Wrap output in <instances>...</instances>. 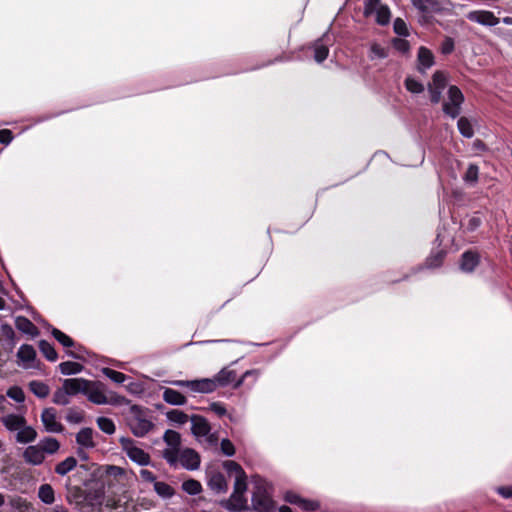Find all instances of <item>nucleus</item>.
Instances as JSON below:
<instances>
[{
    "instance_id": "1",
    "label": "nucleus",
    "mask_w": 512,
    "mask_h": 512,
    "mask_svg": "<svg viewBox=\"0 0 512 512\" xmlns=\"http://www.w3.org/2000/svg\"><path fill=\"white\" fill-rule=\"evenodd\" d=\"M85 396L96 405H125L129 403L124 396L109 391L106 385L100 381L88 380Z\"/></svg>"
},
{
    "instance_id": "2",
    "label": "nucleus",
    "mask_w": 512,
    "mask_h": 512,
    "mask_svg": "<svg viewBox=\"0 0 512 512\" xmlns=\"http://www.w3.org/2000/svg\"><path fill=\"white\" fill-rule=\"evenodd\" d=\"M128 425L136 437H144L154 427L151 412L140 406L132 405L129 410Z\"/></svg>"
},
{
    "instance_id": "3",
    "label": "nucleus",
    "mask_w": 512,
    "mask_h": 512,
    "mask_svg": "<svg viewBox=\"0 0 512 512\" xmlns=\"http://www.w3.org/2000/svg\"><path fill=\"white\" fill-rule=\"evenodd\" d=\"M191 423V432L199 442L204 443L208 447L217 444L218 437L215 433H211V426L204 417L193 415L191 417Z\"/></svg>"
},
{
    "instance_id": "4",
    "label": "nucleus",
    "mask_w": 512,
    "mask_h": 512,
    "mask_svg": "<svg viewBox=\"0 0 512 512\" xmlns=\"http://www.w3.org/2000/svg\"><path fill=\"white\" fill-rule=\"evenodd\" d=\"M163 440L167 447L162 451V457L167 461L170 466L178 465V454L182 450L181 435L174 430H167L164 433Z\"/></svg>"
},
{
    "instance_id": "5",
    "label": "nucleus",
    "mask_w": 512,
    "mask_h": 512,
    "mask_svg": "<svg viewBox=\"0 0 512 512\" xmlns=\"http://www.w3.org/2000/svg\"><path fill=\"white\" fill-rule=\"evenodd\" d=\"M247 490V483L235 481L232 495L222 503L229 512H242L248 508L247 499L244 496Z\"/></svg>"
},
{
    "instance_id": "6",
    "label": "nucleus",
    "mask_w": 512,
    "mask_h": 512,
    "mask_svg": "<svg viewBox=\"0 0 512 512\" xmlns=\"http://www.w3.org/2000/svg\"><path fill=\"white\" fill-rule=\"evenodd\" d=\"M464 95L456 85L448 89V101L442 105L443 112L452 119L457 118L461 113V106L464 103Z\"/></svg>"
},
{
    "instance_id": "7",
    "label": "nucleus",
    "mask_w": 512,
    "mask_h": 512,
    "mask_svg": "<svg viewBox=\"0 0 512 512\" xmlns=\"http://www.w3.org/2000/svg\"><path fill=\"white\" fill-rule=\"evenodd\" d=\"M376 14L375 21L378 25L385 26L390 23L391 11L387 5L381 4V0H365L364 16Z\"/></svg>"
},
{
    "instance_id": "8",
    "label": "nucleus",
    "mask_w": 512,
    "mask_h": 512,
    "mask_svg": "<svg viewBox=\"0 0 512 512\" xmlns=\"http://www.w3.org/2000/svg\"><path fill=\"white\" fill-rule=\"evenodd\" d=\"M174 386L187 388L191 393L208 394L215 391V384L211 378L195 380H174L170 382Z\"/></svg>"
},
{
    "instance_id": "9",
    "label": "nucleus",
    "mask_w": 512,
    "mask_h": 512,
    "mask_svg": "<svg viewBox=\"0 0 512 512\" xmlns=\"http://www.w3.org/2000/svg\"><path fill=\"white\" fill-rule=\"evenodd\" d=\"M120 444L123 451L131 461L142 466L148 465L150 463L149 454L146 453L142 448L138 447L134 440L123 437L120 439Z\"/></svg>"
},
{
    "instance_id": "10",
    "label": "nucleus",
    "mask_w": 512,
    "mask_h": 512,
    "mask_svg": "<svg viewBox=\"0 0 512 512\" xmlns=\"http://www.w3.org/2000/svg\"><path fill=\"white\" fill-rule=\"evenodd\" d=\"M93 435L94 432L91 428H82L76 434L77 454L82 460L88 459L86 450L93 449L96 446Z\"/></svg>"
},
{
    "instance_id": "11",
    "label": "nucleus",
    "mask_w": 512,
    "mask_h": 512,
    "mask_svg": "<svg viewBox=\"0 0 512 512\" xmlns=\"http://www.w3.org/2000/svg\"><path fill=\"white\" fill-rule=\"evenodd\" d=\"M41 422L44 430L48 433H61L64 430L63 424L59 421L54 408H45L41 413Z\"/></svg>"
},
{
    "instance_id": "12",
    "label": "nucleus",
    "mask_w": 512,
    "mask_h": 512,
    "mask_svg": "<svg viewBox=\"0 0 512 512\" xmlns=\"http://www.w3.org/2000/svg\"><path fill=\"white\" fill-rule=\"evenodd\" d=\"M462 234L463 232L460 230L452 233L450 229L443 226L437 234V240L439 241V245H442L444 248H448L450 246L451 248H454V250H457L463 243Z\"/></svg>"
},
{
    "instance_id": "13",
    "label": "nucleus",
    "mask_w": 512,
    "mask_h": 512,
    "mask_svg": "<svg viewBox=\"0 0 512 512\" xmlns=\"http://www.w3.org/2000/svg\"><path fill=\"white\" fill-rule=\"evenodd\" d=\"M252 506L255 512H270L273 502L267 491L262 486H257L252 495Z\"/></svg>"
},
{
    "instance_id": "14",
    "label": "nucleus",
    "mask_w": 512,
    "mask_h": 512,
    "mask_svg": "<svg viewBox=\"0 0 512 512\" xmlns=\"http://www.w3.org/2000/svg\"><path fill=\"white\" fill-rule=\"evenodd\" d=\"M178 464L187 470H196L200 466V456L193 449H182L178 454Z\"/></svg>"
},
{
    "instance_id": "15",
    "label": "nucleus",
    "mask_w": 512,
    "mask_h": 512,
    "mask_svg": "<svg viewBox=\"0 0 512 512\" xmlns=\"http://www.w3.org/2000/svg\"><path fill=\"white\" fill-rule=\"evenodd\" d=\"M22 458L25 463L33 466H39L44 463L45 455L39 443L27 446L23 453Z\"/></svg>"
},
{
    "instance_id": "16",
    "label": "nucleus",
    "mask_w": 512,
    "mask_h": 512,
    "mask_svg": "<svg viewBox=\"0 0 512 512\" xmlns=\"http://www.w3.org/2000/svg\"><path fill=\"white\" fill-rule=\"evenodd\" d=\"M467 18L470 21L486 26H495L499 23V19L494 13L487 10L472 11L467 15Z\"/></svg>"
},
{
    "instance_id": "17",
    "label": "nucleus",
    "mask_w": 512,
    "mask_h": 512,
    "mask_svg": "<svg viewBox=\"0 0 512 512\" xmlns=\"http://www.w3.org/2000/svg\"><path fill=\"white\" fill-rule=\"evenodd\" d=\"M417 62H418V71L420 73H425L426 69L431 68L435 63V58L433 53L430 49L421 46L418 50L417 55Z\"/></svg>"
},
{
    "instance_id": "18",
    "label": "nucleus",
    "mask_w": 512,
    "mask_h": 512,
    "mask_svg": "<svg viewBox=\"0 0 512 512\" xmlns=\"http://www.w3.org/2000/svg\"><path fill=\"white\" fill-rule=\"evenodd\" d=\"M62 384L71 396H75L79 393L85 395L88 380L84 378H67L63 381Z\"/></svg>"
},
{
    "instance_id": "19",
    "label": "nucleus",
    "mask_w": 512,
    "mask_h": 512,
    "mask_svg": "<svg viewBox=\"0 0 512 512\" xmlns=\"http://www.w3.org/2000/svg\"><path fill=\"white\" fill-rule=\"evenodd\" d=\"M26 419L22 415L8 414L1 418V423L11 432H18L26 424Z\"/></svg>"
},
{
    "instance_id": "20",
    "label": "nucleus",
    "mask_w": 512,
    "mask_h": 512,
    "mask_svg": "<svg viewBox=\"0 0 512 512\" xmlns=\"http://www.w3.org/2000/svg\"><path fill=\"white\" fill-rule=\"evenodd\" d=\"M87 500L92 506L105 505L109 508H117L119 506L114 500L110 498L106 499L102 490H97L95 493L89 492L87 495Z\"/></svg>"
},
{
    "instance_id": "21",
    "label": "nucleus",
    "mask_w": 512,
    "mask_h": 512,
    "mask_svg": "<svg viewBox=\"0 0 512 512\" xmlns=\"http://www.w3.org/2000/svg\"><path fill=\"white\" fill-rule=\"evenodd\" d=\"M236 379V374L233 370L229 369H222L220 372H218L214 377L211 378V380L214 381L215 384V390L218 387L226 386L232 382H234Z\"/></svg>"
},
{
    "instance_id": "22",
    "label": "nucleus",
    "mask_w": 512,
    "mask_h": 512,
    "mask_svg": "<svg viewBox=\"0 0 512 512\" xmlns=\"http://www.w3.org/2000/svg\"><path fill=\"white\" fill-rule=\"evenodd\" d=\"M37 431L32 427L27 425V423L21 428L15 436L16 442L20 444H28L32 443L37 438Z\"/></svg>"
},
{
    "instance_id": "23",
    "label": "nucleus",
    "mask_w": 512,
    "mask_h": 512,
    "mask_svg": "<svg viewBox=\"0 0 512 512\" xmlns=\"http://www.w3.org/2000/svg\"><path fill=\"white\" fill-rule=\"evenodd\" d=\"M163 400L170 405L176 406L185 405L187 402V398L182 393L171 388L164 389Z\"/></svg>"
},
{
    "instance_id": "24",
    "label": "nucleus",
    "mask_w": 512,
    "mask_h": 512,
    "mask_svg": "<svg viewBox=\"0 0 512 512\" xmlns=\"http://www.w3.org/2000/svg\"><path fill=\"white\" fill-rule=\"evenodd\" d=\"M15 326L21 332L33 337L37 336L39 333L37 327L28 318L24 316L16 317Z\"/></svg>"
},
{
    "instance_id": "25",
    "label": "nucleus",
    "mask_w": 512,
    "mask_h": 512,
    "mask_svg": "<svg viewBox=\"0 0 512 512\" xmlns=\"http://www.w3.org/2000/svg\"><path fill=\"white\" fill-rule=\"evenodd\" d=\"M208 486L210 487L211 490L220 493L226 491L227 482L225 477L221 473L216 472L211 474V476L209 477Z\"/></svg>"
},
{
    "instance_id": "26",
    "label": "nucleus",
    "mask_w": 512,
    "mask_h": 512,
    "mask_svg": "<svg viewBox=\"0 0 512 512\" xmlns=\"http://www.w3.org/2000/svg\"><path fill=\"white\" fill-rule=\"evenodd\" d=\"M39 445L41 446L44 455H54L60 450V442L53 437H45L41 439L39 442Z\"/></svg>"
},
{
    "instance_id": "27",
    "label": "nucleus",
    "mask_w": 512,
    "mask_h": 512,
    "mask_svg": "<svg viewBox=\"0 0 512 512\" xmlns=\"http://www.w3.org/2000/svg\"><path fill=\"white\" fill-rule=\"evenodd\" d=\"M478 263H479L478 255L476 253L468 251L462 255L460 268L464 272H471L478 265Z\"/></svg>"
},
{
    "instance_id": "28",
    "label": "nucleus",
    "mask_w": 512,
    "mask_h": 512,
    "mask_svg": "<svg viewBox=\"0 0 512 512\" xmlns=\"http://www.w3.org/2000/svg\"><path fill=\"white\" fill-rule=\"evenodd\" d=\"M312 48L314 51L313 58L316 62L322 63L329 55V48L323 43L322 39H317L313 44Z\"/></svg>"
},
{
    "instance_id": "29",
    "label": "nucleus",
    "mask_w": 512,
    "mask_h": 512,
    "mask_svg": "<svg viewBox=\"0 0 512 512\" xmlns=\"http://www.w3.org/2000/svg\"><path fill=\"white\" fill-rule=\"evenodd\" d=\"M411 2L424 14H430L439 9V3L436 0H411Z\"/></svg>"
},
{
    "instance_id": "30",
    "label": "nucleus",
    "mask_w": 512,
    "mask_h": 512,
    "mask_svg": "<svg viewBox=\"0 0 512 512\" xmlns=\"http://www.w3.org/2000/svg\"><path fill=\"white\" fill-rule=\"evenodd\" d=\"M153 486L156 494L163 499H170L175 495V489L166 482L156 480Z\"/></svg>"
},
{
    "instance_id": "31",
    "label": "nucleus",
    "mask_w": 512,
    "mask_h": 512,
    "mask_svg": "<svg viewBox=\"0 0 512 512\" xmlns=\"http://www.w3.org/2000/svg\"><path fill=\"white\" fill-rule=\"evenodd\" d=\"M17 357L20 361L28 364V363H31L35 359L36 351L33 348V346L28 345V344H23L20 346V348L17 352Z\"/></svg>"
},
{
    "instance_id": "32",
    "label": "nucleus",
    "mask_w": 512,
    "mask_h": 512,
    "mask_svg": "<svg viewBox=\"0 0 512 512\" xmlns=\"http://www.w3.org/2000/svg\"><path fill=\"white\" fill-rule=\"evenodd\" d=\"M38 497L45 504H52L55 501L54 489L50 484H42L38 489Z\"/></svg>"
},
{
    "instance_id": "33",
    "label": "nucleus",
    "mask_w": 512,
    "mask_h": 512,
    "mask_svg": "<svg viewBox=\"0 0 512 512\" xmlns=\"http://www.w3.org/2000/svg\"><path fill=\"white\" fill-rule=\"evenodd\" d=\"M77 465V460L74 457H67L55 466V472L58 475L64 476L72 471Z\"/></svg>"
},
{
    "instance_id": "34",
    "label": "nucleus",
    "mask_w": 512,
    "mask_h": 512,
    "mask_svg": "<svg viewBox=\"0 0 512 512\" xmlns=\"http://www.w3.org/2000/svg\"><path fill=\"white\" fill-rule=\"evenodd\" d=\"M447 75L444 71L437 70L432 76V82L428 84L429 87L443 91L447 86Z\"/></svg>"
},
{
    "instance_id": "35",
    "label": "nucleus",
    "mask_w": 512,
    "mask_h": 512,
    "mask_svg": "<svg viewBox=\"0 0 512 512\" xmlns=\"http://www.w3.org/2000/svg\"><path fill=\"white\" fill-rule=\"evenodd\" d=\"M224 468L229 472L235 474V481L246 482V475L242 467L235 461L224 462Z\"/></svg>"
},
{
    "instance_id": "36",
    "label": "nucleus",
    "mask_w": 512,
    "mask_h": 512,
    "mask_svg": "<svg viewBox=\"0 0 512 512\" xmlns=\"http://www.w3.org/2000/svg\"><path fill=\"white\" fill-rule=\"evenodd\" d=\"M59 369L63 375H72L80 373L83 370V365L73 361H66L59 365Z\"/></svg>"
},
{
    "instance_id": "37",
    "label": "nucleus",
    "mask_w": 512,
    "mask_h": 512,
    "mask_svg": "<svg viewBox=\"0 0 512 512\" xmlns=\"http://www.w3.org/2000/svg\"><path fill=\"white\" fill-rule=\"evenodd\" d=\"M70 393L65 389L64 385L58 388L54 394L52 401L57 405H68L70 403Z\"/></svg>"
},
{
    "instance_id": "38",
    "label": "nucleus",
    "mask_w": 512,
    "mask_h": 512,
    "mask_svg": "<svg viewBox=\"0 0 512 512\" xmlns=\"http://www.w3.org/2000/svg\"><path fill=\"white\" fill-rule=\"evenodd\" d=\"M29 387L30 390L39 398H46L50 392L48 385L41 381H31Z\"/></svg>"
},
{
    "instance_id": "39",
    "label": "nucleus",
    "mask_w": 512,
    "mask_h": 512,
    "mask_svg": "<svg viewBox=\"0 0 512 512\" xmlns=\"http://www.w3.org/2000/svg\"><path fill=\"white\" fill-rule=\"evenodd\" d=\"M457 127L460 134L465 138H472L474 135V129L470 121L466 117H460L457 122Z\"/></svg>"
},
{
    "instance_id": "40",
    "label": "nucleus",
    "mask_w": 512,
    "mask_h": 512,
    "mask_svg": "<svg viewBox=\"0 0 512 512\" xmlns=\"http://www.w3.org/2000/svg\"><path fill=\"white\" fill-rule=\"evenodd\" d=\"M39 349L48 361L53 362V361L57 360V358H58L57 352L55 351L54 347L47 341L41 340L39 342Z\"/></svg>"
},
{
    "instance_id": "41",
    "label": "nucleus",
    "mask_w": 512,
    "mask_h": 512,
    "mask_svg": "<svg viewBox=\"0 0 512 512\" xmlns=\"http://www.w3.org/2000/svg\"><path fill=\"white\" fill-rule=\"evenodd\" d=\"M182 489L189 495H197L202 491V486L199 481L189 479L183 482Z\"/></svg>"
},
{
    "instance_id": "42",
    "label": "nucleus",
    "mask_w": 512,
    "mask_h": 512,
    "mask_svg": "<svg viewBox=\"0 0 512 512\" xmlns=\"http://www.w3.org/2000/svg\"><path fill=\"white\" fill-rule=\"evenodd\" d=\"M167 418L171 422H174V423H177L180 425L185 424L189 419V417L186 413H184L183 411L178 410V409H173V410L167 412Z\"/></svg>"
},
{
    "instance_id": "43",
    "label": "nucleus",
    "mask_w": 512,
    "mask_h": 512,
    "mask_svg": "<svg viewBox=\"0 0 512 512\" xmlns=\"http://www.w3.org/2000/svg\"><path fill=\"white\" fill-rule=\"evenodd\" d=\"M97 425L101 431L109 435L113 434L116 429L114 422L107 417H99L97 419Z\"/></svg>"
},
{
    "instance_id": "44",
    "label": "nucleus",
    "mask_w": 512,
    "mask_h": 512,
    "mask_svg": "<svg viewBox=\"0 0 512 512\" xmlns=\"http://www.w3.org/2000/svg\"><path fill=\"white\" fill-rule=\"evenodd\" d=\"M404 84L406 89L411 93L419 94L424 91V85L412 77H407Z\"/></svg>"
},
{
    "instance_id": "45",
    "label": "nucleus",
    "mask_w": 512,
    "mask_h": 512,
    "mask_svg": "<svg viewBox=\"0 0 512 512\" xmlns=\"http://www.w3.org/2000/svg\"><path fill=\"white\" fill-rule=\"evenodd\" d=\"M10 505L18 512H26L30 509L31 504L24 498L14 497L10 500Z\"/></svg>"
},
{
    "instance_id": "46",
    "label": "nucleus",
    "mask_w": 512,
    "mask_h": 512,
    "mask_svg": "<svg viewBox=\"0 0 512 512\" xmlns=\"http://www.w3.org/2000/svg\"><path fill=\"white\" fill-rule=\"evenodd\" d=\"M479 168L475 164H470L464 174V181L468 183H476L478 181Z\"/></svg>"
},
{
    "instance_id": "47",
    "label": "nucleus",
    "mask_w": 512,
    "mask_h": 512,
    "mask_svg": "<svg viewBox=\"0 0 512 512\" xmlns=\"http://www.w3.org/2000/svg\"><path fill=\"white\" fill-rule=\"evenodd\" d=\"M102 373L115 383H123L126 380V375L110 368H103Z\"/></svg>"
},
{
    "instance_id": "48",
    "label": "nucleus",
    "mask_w": 512,
    "mask_h": 512,
    "mask_svg": "<svg viewBox=\"0 0 512 512\" xmlns=\"http://www.w3.org/2000/svg\"><path fill=\"white\" fill-rule=\"evenodd\" d=\"M52 335L64 347H72L74 345L73 340L68 335H66L65 333H63L62 331H60V330H58L56 328H54L52 330Z\"/></svg>"
},
{
    "instance_id": "49",
    "label": "nucleus",
    "mask_w": 512,
    "mask_h": 512,
    "mask_svg": "<svg viewBox=\"0 0 512 512\" xmlns=\"http://www.w3.org/2000/svg\"><path fill=\"white\" fill-rule=\"evenodd\" d=\"M393 30L399 36L406 37L409 35V30L407 28V25L402 18L395 19L394 24H393Z\"/></svg>"
},
{
    "instance_id": "50",
    "label": "nucleus",
    "mask_w": 512,
    "mask_h": 512,
    "mask_svg": "<svg viewBox=\"0 0 512 512\" xmlns=\"http://www.w3.org/2000/svg\"><path fill=\"white\" fill-rule=\"evenodd\" d=\"M392 46L394 47L395 50L403 54L408 53L410 51V43L403 38H394L392 40Z\"/></svg>"
},
{
    "instance_id": "51",
    "label": "nucleus",
    "mask_w": 512,
    "mask_h": 512,
    "mask_svg": "<svg viewBox=\"0 0 512 512\" xmlns=\"http://www.w3.org/2000/svg\"><path fill=\"white\" fill-rule=\"evenodd\" d=\"M7 396L18 403L23 402L25 399L23 390L18 386L9 388L7 391Z\"/></svg>"
},
{
    "instance_id": "52",
    "label": "nucleus",
    "mask_w": 512,
    "mask_h": 512,
    "mask_svg": "<svg viewBox=\"0 0 512 512\" xmlns=\"http://www.w3.org/2000/svg\"><path fill=\"white\" fill-rule=\"evenodd\" d=\"M298 506L305 511H315L319 508V503L315 500L304 499L301 497Z\"/></svg>"
},
{
    "instance_id": "53",
    "label": "nucleus",
    "mask_w": 512,
    "mask_h": 512,
    "mask_svg": "<svg viewBox=\"0 0 512 512\" xmlns=\"http://www.w3.org/2000/svg\"><path fill=\"white\" fill-rule=\"evenodd\" d=\"M221 452L226 456H233L235 454V447L229 439L221 441Z\"/></svg>"
},
{
    "instance_id": "54",
    "label": "nucleus",
    "mask_w": 512,
    "mask_h": 512,
    "mask_svg": "<svg viewBox=\"0 0 512 512\" xmlns=\"http://www.w3.org/2000/svg\"><path fill=\"white\" fill-rule=\"evenodd\" d=\"M209 409L214 412L217 416L223 417L227 415L225 406L220 402H213L209 405Z\"/></svg>"
},
{
    "instance_id": "55",
    "label": "nucleus",
    "mask_w": 512,
    "mask_h": 512,
    "mask_svg": "<svg viewBox=\"0 0 512 512\" xmlns=\"http://www.w3.org/2000/svg\"><path fill=\"white\" fill-rule=\"evenodd\" d=\"M444 254V250L437 252L436 255L431 256L430 258L427 259V265L429 267H438L442 262Z\"/></svg>"
},
{
    "instance_id": "56",
    "label": "nucleus",
    "mask_w": 512,
    "mask_h": 512,
    "mask_svg": "<svg viewBox=\"0 0 512 512\" xmlns=\"http://www.w3.org/2000/svg\"><path fill=\"white\" fill-rule=\"evenodd\" d=\"M370 50L377 58L384 59L388 56L386 49L377 43L372 44Z\"/></svg>"
},
{
    "instance_id": "57",
    "label": "nucleus",
    "mask_w": 512,
    "mask_h": 512,
    "mask_svg": "<svg viewBox=\"0 0 512 512\" xmlns=\"http://www.w3.org/2000/svg\"><path fill=\"white\" fill-rule=\"evenodd\" d=\"M453 50H454L453 39L450 37L445 38V40L443 41V43L441 45V52L444 55H448V54H451L453 52Z\"/></svg>"
},
{
    "instance_id": "58",
    "label": "nucleus",
    "mask_w": 512,
    "mask_h": 512,
    "mask_svg": "<svg viewBox=\"0 0 512 512\" xmlns=\"http://www.w3.org/2000/svg\"><path fill=\"white\" fill-rule=\"evenodd\" d=\"M14 138L13 132L9 129L0 130V143L8 145Z\"/></svg>"
},
{
    "instance_id": "59",
    "label": "nucleus",
    "mask_w": 512,
    "mask_h": 512,
    "mask_svg": "<svg viewBox=\"0 0 512 512\" xmlns=\"http://www.w3.org/2000/svg\"><path fill=\"white\" fill-rule=\"evenodd\" d=\"M428 91L430 94V101L432 104H438L441 101L442 98V92L441 90H437L434 88H431L428 86Z\"/></svg>"
},
{
    "instance_id": "60",
    "label": "nucleus",
    "mask_w": 512,
    "mask_h": 512,
    "mask_svg": "<svg viewBox=\"0 0 512 512\" xmlns=\"http://www.w3.org/2000/svg\"><path fill=\"white\" fill-rule=\"evenodd\" d=\"M139 475H140V478L145 482H149V483H153V484L156 482L155 475L147 469H141L139 472Z\"/></svg>"
},
{
    "instance_id": "61",
    "label": "nucleus",
    "mask_w": 512,
    "mask_h": 512,
    "mask_svg": "<svg viewBox=\"0 0 512 512\" xmlns=\"http://www.w3.org/2000/svg\"><path fill=\"white\" fill-rule=\"evenodd\" d=\"M301 497L292 491H287L284 494V500L290 504L298 505Z\"/></svg>"
},
{
    "instance_id": "62",
    "label": "nucleus",
    "mask_w": 512,
    "mask_h": 512,
    "mask_svg": "<svg viewBox=\"0 0 512 512\" xmlns=\"http://www.w3.org/2000/svg\"><path fill=\"white\" fill-rule=\"evenodd\" d=\"M497 493L501 495L505 499L512 498V487L511 486H501L496 489Z\"/></svg>"
},
{
    "instance_id": "63",
    "label": "nucleus",
    "mask_w": 512,
    "mask_h": 512,
    "mask_svg": "<svg viewBox=\"0 0 512 512\" xmlns=\"http://www.w3.org/2000/svg\"><path fill=\"white\" fill-rule=\"evenodd\" d=\"M1 332L6 338H9V339H13L15 336V332L9 324H2Z\"/></svg>"
},
{
    "instance_id": "64",
    "label": "nucleus",
    "mask_w": 512,
    "mask_h": 512,
    "mask_svg": "<svg viewBox=\"0 0 512 512\" xmlns=\"http://www.w3.org/2000/svg\"><path fill=\"white\" fill-rule=\"evenodd\" d=\"M66 419L68 422L78 423L82 420V417L78 412L70 410L66 416Z\"/></svg>"
}]
</instances>
